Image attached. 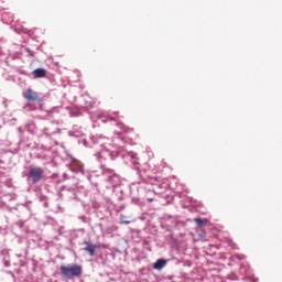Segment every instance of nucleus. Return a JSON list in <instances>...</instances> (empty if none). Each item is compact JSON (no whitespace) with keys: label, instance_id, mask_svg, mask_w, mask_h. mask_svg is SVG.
<instances>
[{"label":"nucleus","instance_id":"nucleus-1","mask_svg":"<svg viewBox=\"0 0 282 282\" xmlns=\"http://www.w3.org/2000/svg\"><path fill=\"white\" fill-rule=\"evenodd\" d=\"M59 272L64 279L73 280L75 278L82 276L83 267L78 264L61 265Z\"/></svg>","mask_w":282,"mask_h":282},{"label":"nucleus","instance_id":"nucleus-2","mask_svg":"<svg viewBox=\"0 0 282 282\" xmlns=\"http://www.w3.org/2000/svg\"><path fill=\"white\" fill-rule=\"evenodd\" d=\"M44 177V171L41 167H33L29 171V178L33 184L41 182Z\"/></svg>","mask_w":282,"mask_h":282},{"label":"nucleus","instance_id":"nucleus-3","mask_svg":"<svg viewBox=\"0 0 282 282\" xmlns=\"http://www.w3.org/2000/svg\"><path fill=\"white\" fill-rule=\"evenodd\" d=\"M83 245L85 246L83 250L86 251L90 257L96 256V250L100 249L99 245H94L89 241H84Z\"/></svg>","mask_w":282,"mask_h":282},{"label":"nucleus","instance_id":"nucleus-4","mask_svg":"<svg viewBox=\"0 0 282 282\" xmlns=\"http://www.w3.org/2000/svg\"><path fill=\"white\" fill-rule=\"evenodd\" d=\"M23 98L26 99L28 101H37V102L42 101L39 94L33 91L32 89H26V91L23 94Z\"/></svg>","mask_w":282,"mask_h":282},{"label":"nucleus","instance_id":"nucleus-5","mask_svg":"<svg viewBox=\"0 0 282 282\" xmlns=\"http://www.w3.org/2000/svg\"><path fill=\"white\" fill-rule=\"evenodd\" d=\"M46 75H47V70H45V68H35L34 70H32V76L35 79L45 78Z\"/></svg>","mask_w":282,"mask_h":282},{"label":"nucleus","instance_id":"nucleus-6","mask_svg":"<svg viewBox=\"0 0 282 282\" xmlns=\"http://www.w3.org/2000/svg\"><path fill=\"white\" fill-rule=\"evenodd\" d=\"M166 261L163 259H159L156 262L153 263V269L155 270H162L166 265Z\"/></svg>","mask_w":282,"mask_h":282},{"label":"nucleus","instance_id":"nucleus-7","mask_svg":"<svg viewBox=\"0 0 282 282\" xmlns=\"http://www.w3.org/2000/svg\"><path fill=\"white\" fill-rule=\"evenodd\" d=\"M194 223L196 224V226H198L199 228L205 227L208 224V219H202V218H195Z\"/></svg>","mask_w":282,"mask_h":282},{"label":"nucleus","instance_id":"nucleus-8","mask_svg":"<svg viewBox=\"0 0 282 282\" xmlns=\"http://www.w3.org/2000/svg\"><path fill=\"white\" fill-rule=\"evenodd\" d=\"M101 169H102V174L104 175H108V176H113L115 175V171L113 170L108 169L106 166H101Z\"/></svg>","mask_w":282,"mask_h":282},{"label":"nucleus","instance_id":"nucleus-9","mask_svg":"<svg viewBox=\"0 0 282 282\" xmlns=\"http://www.w3.org/2000/svg\"><path fill=\"white\" fill-rule=\"evenodd\" d=\"M131 223H132V220H128V218L126 216H120V224L121 225H129Z\"/></svg>","mask_w":282,"mask_h":282},{"label":"nucleus","instance_id":"nucleus-10","mask_svg":"<svg viewBox=\"0 0 282 282\" xmlns=\"http://www.w3.org/2000/svg\"><path fill=\"white\" fill-rule=\"evenodd\" d=\"M111 121H115V118H110Z\"/></svg>","mask_w":282,"mask_h":282}]
</instances>
